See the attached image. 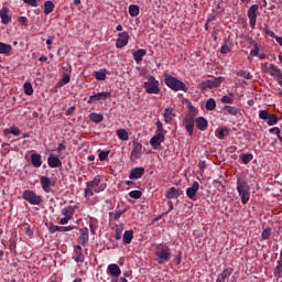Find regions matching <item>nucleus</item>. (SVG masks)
<instances>
[{
    "instance_id": "nucleus-40",
    "label": "nucleus",
    "mask_w": 282,
    "mask_h": 282,
    "mask_svg": "<svg viewBox=\"0 0 282 282\" xmlns=\"http://www.w3.org/2000/svg\"><path fill=\"white\" fill-rule=\"evenodd\" d=\"M96 80H107V69H100L94 74Z\"/></svg>"
},
{
    "instance_id": "nucleus-55",
    "label": "nucleus",
    "mask_w": 282,
    "mask_h": 282,
    "mask_svg": "<svg viewBox=\"0 0 282 282\" xmlns=\"http://www.w3.org/2000/svg\"><path fill=\"white\" fill-rule=\"evenodd\" d=\"M10 133H12V135L19 137V135H21V130L17 127H11Z\"/></svg>"
},
{
    "instance_id": "nucleus-3",
    "label": "nucleus",
    "mask_w": 282,
    "mask_h": 282,
    "mask_svg": "<svg viewBox=\"0 0 282 282\" xmlns=\"http://www.w3.org/2000/svg\"><path fill=\"white\" fill-rule=\"evenodd\" d=\"M155 261L159 262L160 265L169 263V261H171V248L169 246L160 247L155 251Z\"/></svg>"
},
{
    "instance_id": "nucleus-43",
    "label": "nucleus",
    "mask_w": 282,
    "mask_h": 282,
    "mask_svg": "<svg viewBox=\"0 0 282 282\" xmlns=\"http://www.w3.org/2000/svg\"><path fill=\"white\" fill-rule=\"evenodd\" d=\"M25 96H32L34 94V88L32 87V83L25 82L23 85Z\"/></svg>"
},
{
    "instance_id": "nucleus-59",
    "label": "nucleus",
    "mask_w": 282,
    "mask_h": 282,
    "mask_svg": "<svg viewBox=\"0 0 282 282\" xmlns=\"http://www.w3.org/2000/svg\"><path fill=\"white\" fill-rule=\"evenodd\" d=\"M250 56H259V45H254V48L250 51Z\"/></svg>"
},
{
    "instance_id": "nucleus-15",
    "label": "nucleus",
    "mask_w": 282,
    "mask_h": 282,
    "mask_svg": "<svg viewBox=\"0 0 282 282\" xmlns=\"http://www.w3.org/2000/svg\"><path fill=\"white\" fill-rule=\"evenodd\" d=\"M164 142V133H156L150 139V144L154 149H160V145Z\"/></svg>"
},
{
    "instance_id": "nucleus-27",
    "label": "nucleus",
    "mask_w": 282,
    "mask_h": 282,
    "mask_svg": "<svg viewBox=\"0 0 282 282\" xmlns=\"http://www.w3.org/2000/svg\"><path fill=\"white\" fill-rule=\"evenodd\" d=\"M180 195H182V189L175 187L169 188L165 193L167 199H174L175 197H180Z\"/></svg>"
},
{
    "instance_id": "nucleus-45",
    "label": "nucleus",
    "mask_w": 282,
    "mask_h": 282,
    "mask_svg": "<svg viewBox=\"0 0 282 282\" xmlns=\"http://www.w3.org/2000/svg\"><path fill=\"white\" fill-rule=\"evenodd\" d=\"M123 230H124V225H118L116 227V234H115L116 241H120V239H122V231Z\"/></svg>"
},
{
    "instance_id": "nucleus-12",
    "label": "nucleus",
    "mask_w": 282,
    "mask_h": 282,
    "mask_svg": "<svg viewBox=\"0 0 282 282\" xmlns=\"http://www.w3.org/2000/svg\"><path fill=\"white\" fill-rule=\"evenodd\" d=\"M78 242L82 246H87V243H89V229L87 227H84L79 230Z\"/></svg>"
},
{
    "instance_id": "nucleus-22",
    "label": "nucleus",
    "mask_w": 282,
    "mask_h": 282,
    "mask_svg": "<svg viewBox=\"0 0 282 282\" xmlns=\"http://www.w3.org/2000/svg\"><path fill=\"white\" fill-rule=\"evenodd\" d=\"M74 252V261H76V263H83L85 261V257L83 256V247H80V245L75 246Z\"/></svg>"
},
{
    "instance_id": "nucleus-61",
    "label": "nucleus",
    "mask_w": 282,
    "mask_h": 282,
    "mask_svg": "<svg viewBox=\"0 0 282 282\" xmlns=\"http://www.w3.org/2000/svg\"><path fill=\"white\" fill-rule=\"evenodd\" d=\"M264 32H265L267 36H271V39H276V36H278V35H275V34L273 33L272 30H270V29H268V28H265Z\"/></svg>"
},
{
    "instance_id": "nucleus-34",
    "label": "nucleus",
    "mask_w": 282,
    "mask_h": 282,
    "mask_svg": "<svg viewBox=\"0 0 282 282\" xmlns=\"http://www.w3.org/2000/svg\"><path fill=\"white\" fill-rule=\"evenodd\" d=\"M144 175V167H133L130 171V177H142Z\"/></svg>"
},
{
    "instance_id": "nucleus-17",
    "label": "nucleus",
    "mask_w": 282,
    "mask_h": 282,
    "mask_svg": "<svg viewBox=\"0 0 282 282\" xmlns=\"http://www.w3.org/2000/svg\"><path fill=\"white\" fill-rule=\"evenodd\" d=\"M187 102V115L185 116V118H191L193 120H195V118H197V115L199 113V110L193 106V102L186 100Z\"/></svg>"
},
{
    "instance_id": "nucleus-10",
    "label": "nucleus",
    "mask_w": 282,
    "mask_h": 282,
    "mask_svg": "<svg viewBox=\"0 0 282 282\" xmlns=\"http://www.w3.org/2000/svg\"><path fill=\"white\" fill-rule=\"evenodd\" d=\"M129 44V32L123 31L122 33H119V37L116 42L117 50H122V47H127Z\"/></svg>"
},
{
    "instance_id": "nucleus-7",
    "label": "nucleus",
    "mask_w": 282,
    "mask_h": 282,
    "mask_svg": "<svg viewBox=\"0 0 282 282\" xmlns=\"http://www.w3.org/2000/svg\"><path fill=\"white\" fill-rule=\"evenodd\" d=\"M107 180L105 178H98L95 177L93 181L88 182V186L95 191V193H101V191H105L107 188Z\"/></svg>"
},
{
    "instance_id": "nucleus-42",
    "label": "nucleus",
    "mask_w": 282,
    "mask_h": 282,
    "mask_svg": "<svg viewBox=\"0 0 282 282\" xmlns=\"http://www.w3.org/2000/svg\"><path fill=\"white\" fill-rule=\"evenodd\" d=\"M69 80H72V75H65L63 74L62 79L57 83L56 87H65V85H68Z\"/></svg>"
},
{
    "instance_id": "nucleus-53",
    "label": "nucleus",
    "mask_w": 282,
    "mask_h": 282,
    "mask_svg": "<svg viewBox=\"0 0 282 282\" xmlns=\"http://www.w3.org/2000/svg\"><path fill=\"white\" fill-rule=\"evenodd\" d=\"M48 231L51 232V235H54V232H59V226L51 224L48 227Z\"/></svg>"
},
{
    "instance_id": "nucleus-44",
    "label": "nucleus",
    "mask_w": 282,
    "mask_h": 282,
    "mask_svg": "<svg viewBox=\"0 0 282 282\" xmlns=\"http://www.w3.org/2000/svg\"><path fill=\"white\" fill-rule=\"evenodd\" d=\"M107 98H111V93L104 91V93L95 94L96 101H98V100H107Z\"/></svg>"
},
{
    "instance_id": "nucleus-26",
    "label": "nucleus",
    "mask_w": 282,
    "mask_h": 282,
    "mask_svg": "<svg viewBox=\"0 0 282 282\" xmlns=\"http://www.w3.org/2000/svg\"><path fill=\"white\" fill-rule=\"evenodd\" d=\"M144 56H147V50H144V48H139L132 53V58L138 64L142 63V58H144Z\"/></svg>"
},
{
    "instance_id": "nucleus-33",
    "label": "nucleus",
    "mask_w": 282,
    "mask_h": 282,
    "mask_svg": "<svg viewBox=\"0 0 282 282\" xmlns=\"http://www.w3.org/2000/svg\"><path fill=\"white\" fill-rule=\"evenodd\" d=\"M54 2L52 0H47L44 2V14H52L54 12Z\"/></svg>"
},
{
    "instance_id": "nucleus-46",
    "label": "nucleus",
    "mask_w": 282,
    "mask_h": 282,
    "mask_svg": "<svg viewBox=\"0 0 282 282\" xmlns=\"http://www.w3.org/2000/svg\"><path fill=\"white\" fill-rule=\"evenodd\" d=\"M226 135H228V129L220 128V129L217 130V138L219 140H224V138H226Z\"/></svg>"
},
{
    "instance_id": "nucleus-54",
    "label": "nucleus",
    "mask_w": 282,
    "mask_h": 282,
    "mask_svg": "<svg viewBox=\"0 0 282 282\" xmlns=\"http://www.w3.org/2000/svg\"><path fill=\"white\" fill-rule=\"evenodd\" d=\"M26 6H31V8H39V3L36 0H22Z\"/></svg>"
},
{
    "instance_id": "nucleus-29",
    "label": "nucleus",
    "mask_w": 282,
    "mask_h": 282,
    "mask_svg": "<svg viewBox=\"0 0 282 282\" xmlns=\"http://www.w3.org/2000/svg\"><path fill=\"white\" fill-rule=\"evenodd\" d=\"M12 53V45L0 42V54H4V56H10Z\"/></svg>"
},
{
    "instance_id": "nucleus-35",
    "label": "nucleus",
    "mask_w": 282,
    "mask_h": 282,
    "mask_svg": "<svg viewBox=\"0 0 282 282\" xmlns=\"http://www.w3.org/2000/svg\"><path fill=\"white\" fill-rule=\"evenodd\" d=\"M131 241H133V230H127L123 234V243L126 246H129V243H131Z\"/></svg>"
},
{
    "instance_id": "nucleus-49",
    "label": "nucleus",
    "mask_w": 282,
    "mask_h": 282,
    "mask_svg": "<svg viewBox=\"0 0 282 282\" xmlns=\"http://www.w3.org/2000/svg\"><path fill=\"white\" fill-rule=\"evenodd\" d=\"M62 69L64 75L72 76V64L63 65Z\"/></svg>"
},
{
    "instance_id": "nucleus-13",
    "label": "nucleus",
    "mask_w": 282,
    "mask_h": 282,
    "mask_svg": "<svg viewBox=\"0 0 282 282\" xmlns=\"http://www.w3.org/2000/svg\"><path fill=\"white\" fill-rule=\"evenodd\" d=\"M107 274H110L113 279H118L120 274H122V271L120 270V267L116 263H111L107 268Z\"/></svg>"
},
{
    "instance_id": "nucleus-8",
    "label": "nucleus",
    "mask_w": 282,
    "mask_h": 282,
    "mask_svg": "<svg viewBox=\"0 0 282 282\" xmlns=\"http://www.w3.org/2000/svg\"><path fill=\"white\" fill-rule=\"evenodd\" d=\"M219 85H221V77L202 82L198 84V89H200V91H206V89H213L214 87H219Z\"/></svg>"
},
{
    "instance_id": "nucleus-41",
    "label": "nucleus",
    "mask_w": 282,
    "mask_h": 282,
    "mask_svg": "<svg viewBox=\"0 0 282 282\" xmlns=\"http://www.w3.org/2000/svg\"><path fill=\"white\" fill-rule=\"evenodd\" d=\"M117 135L119 140H122V142H127V140H129V132H127L124 129H119L117 131Z\"/></svg>"
},
{
    "instance_id": "nucleus-1",
    "label": "nucleus",
    "mask_w": 282,
    "mask_h": 282,
    "mask_svg": "<svg viewBox=\"0 0 282 282\" xmlns=\"http://www.w3.org/2000/svg\"><path fill=\"white\" fill-rule=\"evenodd\" d=\"M163 76L166 87H169L173 91H186L187 88L184 82L173 77L172 75H169L167 73H164Z\"/></svg>"
},
{
    "instance_id": "nucleus-23",
    "label": "nucleus",
    "mask_w": 282,
    "mask_h": 282,
    "mask_svg": "<svg viewBox=\"0 0 282 282\" xmlns=\"http://www.w3.org/2000/svg\"><path fill=\"white\" fill-rule=\"evenodd\" d=\"M175 109L173 108H166L164 110V122L166 124H171V122H173V119L175 118Z\"/></svg>"
},
{
    "instance_id": "nucleus-32",
    "label": "nucleus",
    "mask_w": 282,
    "mask_h": 282,
    "mask_svg": "<svg viewBox=\"0 0 282 282\" xmlns=\"http://www.w3.org/2000/svg\"><path fill=\"white\" fill-rule=\"evenodd\" d=\"M74 213H76V207L74 206H67L62 209V215H64V217H68L69 219H72Z\"/></svg>"
},
{
    "instance_id": "nucleus-6",
    "label": "nucleus",
    "mask_w": 282,
    "mask_h": 282,
    "mask_svg": "<svg viewBox=\"0 0 282 282\" xmlns=\"http://www.w3.org/2000/svg\"><path fill=\"white\" fill-rule=\"evenodd\" d=\"M260 120H267L269 127H274L278 124L279 117L275 113H270L268 110H259Z\"/></svg>"
},
{
    "instance_id": "nucleus-48",
    "label": "nucleus",
    "mask_w": 282,
    "mask_h": 282,
    "mask_svg": "<svg viewBox=\"0 0 282 282\" xmlns=\"http://www.w3.org/2000/svg\"><path fill=\"white\" fill-rule=\"evenodd\" d=\"M85 197H87V199L94 197V188L89 186V183H87V188L85 189Z\"/></svg>"
},
{
    "instance_id": "nucleus-19",
    "label": "nucleus",
    "mask_w": 282,
    "mask_h": 282,
    "mask_svg": "<svg viewBox=\"0 0 282 282\" xmlns=\"http://www.w3.org/2000/svg\"><path fill=\"white\" fill-rule=\"evenodd\" d=\"M41 186L45 193H50L52 191V186H54V181L50 177H41Z\"/></svg>"
},
{
    "instance_id": "nucleus-25",
    "label": "nucleus",
    "mask_w": 282,
    "mask_h": 282,
    "mask_svg": "<svg viewBox=\"0 0 282 282\" xmlns=\"http://www.w3.org/2000/svg\"><path fill=\"white\" fill-rule=\"evenodd\" d=\"M47 164L51 169H58V167L63 166V162L61 161V159H58L54 155L48 156Z\"/></svg>"
},
{
    "instance_id": "nucleus-24",
    "label": "nucleus",
    "mask_w": 282,
    "mask_h": 282,
    "mask_svg": "<svg viewBox=\"0 0 282 282\" xmlns=\"http://www.w3.org/2000/svg\"><path fill=\"white\" fill-rule=\"evenodd\" d=\"M234 269L227 268L225 269L217 278L216 282H226V279H230L232 276Z\"/></svg>"
},
{
    "instance_id": "nucleus-47",
    "label": "nucleus",
    "mask_w": 282,
    "mask_h": 282,
    "mask_svg": "<svg viewBox=\"0 0 282 282\" xmlns=\"http://www.w3.org/2000/svg\"><path fill=\"white\" fill-rule=\"evenodd\" d=\"M109 153H111V151H99L98 158L100 162H106V160H108L109 158Z\"/></svg>"
},
{
    "instance_id": "nucleus-50",
    "label": "nucleus",
    "mask_w": 282,
    "mask_h": 282,
    "mask_svg": "<svg viewBox=\"0 0 282 282\" xmlns=\"http://www.w3.org/2000/svg\"><path fill=\"white\" fill-rule=\"evenodd\" d=\"M130 197H132V199H140V197H142V192L141 191H131L129 193Z\"/></svg>"
},
{
    "instance_id": "nucleus-52",
    "label": "nucleus",
    "mask_w": 282,
    "mask_h": 282,
    "mask_svg": "<svg viewBox=\"0 0 282 282\" xmlns=\"http://www.w3.org/2000/svg\"><path fill=\"white\" fill-rule=\"evenodd\" d=\"M155 124H156V133H164V126L162 124V121L158 120Z\"/></svg>"
},
{
    "instance_id": "nucleus-9",
    "label": "nucleus",
    "mask_w": 282,
    "mask_h": 282,
    "mask_svg": "<svg viewBox=\"0 0 282 282\" xmlns=\"http://www.w3.org/2000/svg\"><path fill=\"white\" fill-rule=\"evenodd\" d=\"M259 11L258 4H252L247 13V17L249 19L250 26L252 30H254V26L257 25V12Z\"/></svg>"
},
{
    "instance_id": "nucleus-11",
    "label": "nucleus",
    "mask_w": 282,
    "mask_h": 282,
    "mask_svg": "<svg viewBox=\"0 0 282 282\" xmlns=\"http://www.w3.org/2000/svg\"><path fill=\"white\" fill-rule=\"evenodd\" d=\"M142 158V143L133 142V150L131 152L130 160L135 162V160H140Z\"/></svg>"
},
{
    "instance_id": "nucleus-14",
    "label": "nucleus",
    "mask_w": 282,
    "mask_h": 282,
    "mask_svg": "<svg viewBox=\"0 0 282 282\" xmlns=\"http://www.w3.org/2000/svg\"><path fill=\"white\" fill-rule=\"evenodd\" d=\"M224 116H239L241 110L235 106L226 105L223 107Z\"/></svg>"
},
{
    "instance_id": "nucleus-28",
    "label": "nucleus",
    "mask_w": 282,
    "mask_h": 282,
    "mask_svg": "<svg viewBox=\"0 0 282 282\" xmlns=\"http://www.w3.org/2000/svg\"><path fill=\"white\" fill-rule=\"evenodd\" d=\"M31 164L35 166V169H40V166L43 164V158L39 153L31 154Z\"/></svg>"
},
{
    "instance_id": "nucleus-51",
    "label": "nucleus",
    "mask_w": 282,
    "mask_h": 282,
    "mask_svg": "<svg viewBox=\"0 0 282 282\" xmlns=\"http://www.w3.org/2000/svg\"><path fill=\"white\" fill-rule=\"evenodd\" d=\"M238 76H241L242 78H246V80H250L252 78V75H250L247 70H240L238 73Z\"/></svg>"
},
{
    "instance_id": "nucleus-5",
    "label": "nucleus",
    "mask_w": 282,
    "mask_h": 282,
    "mask_svg": "<svg viewBox=\"0 0 282 282\" xmlns=\"http://www.w3.org/2000/svg\"><path fill=\"white\" fill-rule=\"evenodd\" d=\"M22 199L32 206H40V204H43V197L39 196L34 191L31 189H25L22 193Z\"/></svg>"
},
{
    "instance_id": "nucleus-57",
    "label": "nucleus",
    "mask_w": 282,
    "mask_h": 282,
    "mask_svg": "<svg viewBox=\"0 0 282 282\" xmlns=\"http://www.w3.org/2000/svg\"><path fill=\"white\" fill-rule=\"evenodd\" d=\"M275 274H282V260L278 261V265L275 267Z\"/></svg>"
},
{
    "instance_id": "nucleus-20",
    "label": "nucleus",
    "mask_w": 282,
    "mask_h": 282,
    "mask_svg": "<svg viewBox=\"0 0 282 282\" xmlns=\"http://www.w3.org/2000/svg\"><path fill=\"white\" fill-rule=\"evenodd\" d=\"M197 191H199V183L194 182L191 187L186 189V195L189 199H195L197 195Z\"/></svg>"
},
{
    "instance_id": "nucleus-16",
    "label": "nucleus",
    "mask_w": 282,
    "mask_h": 282,
    "mask_svg": "<svg viewBox=\"0 0 282 282\" xmlns=\"http://www.w3.org/2000/svg\"><path fill=\"white\" fill-rule=\"evenodd\" d=\"M183 124H184L188 135L193 137V131L195 129V119H191L188 117H185L183 119Z\"/></svg>"
},
{
    "instance_id": "nucleus-39",
    "label": "nucleus",
    "mask_w": 282,
    "mask_h": 282,
    "mask_svg": "<svg viewBox=\"0 0 282 282\" xmlns=\"http://www.w3.org/2000/svg\"><path fill=\"white\" fill-rule=\"evenodd\" d=\"M130 17H138L140 14V7L137 4H130L128 8Z\"/></svg>"
},
{
    "instance_id": "nucleus-4",
    "label": "nucleus",
    "mask_w": 282,
    "mask_h": 282,
    "mask_svg": "<svg viewBox=\"0 0 282 282\" xmlns=\"http://www.w3.org/2000/svg\"><path fill=\"white\" fill-rule=\"evenodd\" d=\"M143 89L147 94H160V82L155 79L153 75L148 77V80L143 84Z\"/></svg>"
},
{
    "instance_id": "nucleus-2",
    "label": "nucleus",
    "mask_w": 282,
    "mask_h": 282,
    "mask_svg": "<svg viewBox=\"0 0 282 282\" xmlns=\"http://www.w3.org/2000/svg\"><path fill=\"white\" fill-rule=\"evenodd\" d=\"M237 191L238 194L241 197V203L246 204L247 202H250V186L243 178H238L237 182Z\"/></svg>"
},
{
    "instance_id": "nucleus-18",
    "label": "nucleus",
    "mask_w": 282,
    "mask_h": 282,
    "mask_svg": "<svg viewBox=\"0 0 282 282\" xmlns=\"http://www.w3.org/2000/svg\"><path fill=\"white\" fill-rule=\"evenodd\" d=\"M195 123L198 131H206L208 129V119L204 117H197Z\"/></svg>"
},
{
    "instance_id": "nucleus-31",
    "label": "nucleus",
    "mask_w": 282,
    "mask_h": 282,
    "mask_svg": "<svg viewBox=\"0 0 282 282\" xmlns=\"http://www.w3.org/2000/svg\"><path fill=\"white\" fill-rule=\"evenodd\" d=\"M89 120H91V122H95L96 124H100V122H102V120H105V117L101 113L91 112L89 115Z\"/></svg>"
},
{
    "instance_id": "nucleus-60",
    "label": "nucleus",
    "mask_w": 282,
    "mask_h": 282,
    "mask_svg": "<svg viewBox=\"0 0 282 282\" xmlns=\"http://www.w3.org/2000/svg\"><path fill=\"white\" fill-rule=\"evenodd\" d=\"M221 54H229L230 52V46L229 45H223L220 48Z\"/></svg>"
},
{
    "instance_id": "nucleus-38",
    "label": "nucleus",
    "mask_w": 282,
    "mask_h": 282,
    "mask_svg": "<svg viewBox=\"0 0 282 282\" xmlns=\"http://www.w3.org/2000/svg\"><path fill=\"white\" fill-rule=\"evenodd\" d=\"M254 155H252V153H242L240 154V160L242 162V164H250V162H252Z\"/></svg>"
},
{
    "instance_id": "nucleus-21",
    "label": "nucleus",
    "mask_w": 282,
    "mask_h": 282,
    "mask_svg": "<svg viewBox=\"0 0 282 282\" xmlns=\"http://www.w3.org/2000/svg\"><path fill=\"white\" fill-rule=\"evenodd\" d=\"M9 12H10V9H8V7H2V9L0 10V19L3 25H8L11 21L10 15H8Z\"/></svg>"
},
{
    "instance_id": "nucleus-63",
    "label": "nucleus",
    "mask_w": 282,
    "mask_h": 282,
    "mask_svg": "<svg viewBox=\"0 0 282 282\" xmlns=\"http://www.w3.org/2000/svg\"><path fill=\"white\" fill-rule=\"evenodd\" d=\"M262 239H270V229H264L262 231Z\"/></svg>"
},
{
    "instance_id": "nucleus-56",
    "label": "nucleus",
    "mask_w": 282,
    "mask_h": 282,
    "mask_svg": "<svg viewBox=\"0 0 282 282\" xmlns=\"http://www.w3.org/2000/svg\"><path fill=\"white\" fill-rule=\"evenodd\" d=\"M76 228L75 226H67V227H61L59 226V232H69Z\"/></svg>"
},
{
    "instance_id": "nucleus-30",
    "label": "nucleus",
    "mask_w": 282,
    "mask_h": 282,
    "mask_svg": "<svg viewBox=\"0 0 282 282\" xmlns=\"http://www.w3.org/2000/svg\"><path fill=\"white\" fill-rule=\"evenodd\" d=\"M220 102L223 105H235V95L230 93L229 95H225L220 98Z\"/></svg>"
},
{
    "instance_id": "nucleus-37",
    "label": "nucleus",
    "mask_w": 282,
    "mask_h": 282,
    "mask_svg": "<svg viewBox=\"0 0 282 282\" xmlns=\"http://www.w3.org/2000/svg\"><path fill=\"white\" fill-rule=\"evenodd\" d=\"M269 69H270V74H271V76H273V78H278L282 74L281 69L274 64H270Z\"/></svg>"
},
{
    "instance_id": "nucleus-58",
    "label": "nucleus",
    "mask_w": 282,
    "mask_h": 282,
    "mask_svg": "<svg viewBox=\"0 0 282 282\" xmlns=\"http://www.w3.org/2000/svg\"><path fill=\"white\" fill-rule=\"evenodd\" d=\"M18 21L19 23H21V25H24L25 28H28L29 21L25 17H20Z\"/></svg>"
},
{
    "instance_id": "nucleus-36",
    "label": "nucleus",
    "mask_w": 282,
    "mask_h": 282,
    "mask_svg": "<svg viewBox=\"0 0 282 282\" xmlns=\"http://www.w3.org/2000/svg\"><path fill=\"white\" fill-rule=\"evenodd\" d=\"M216 108H217V102L215 101V99L214 98L207 99L205 104V109L207 111H215Z\"/></svg>"
},
{
    "instance_id": "nucleus-62",
    "label": "nucleus",
    "mask_w": 282,
    "mask_h": 282,
    "mask_svg": "<svg viewBox=\"0 0 282 282\" xmlns=\"http://www.w3.org/2000/svg\"><path fill=\"white\" fill-rule=\"evenodd\" d=\"M269 133H275V135L279 137L281 134V129H279V127L271 128Z\"/></svg>"
},
{
    "instance_id": "nucleus-64",
    "label": "nucleus",
    "mask_w": 282,
    "mask_h": 282,
    "mask_svg": "<svg viewBox=\"0 0 282 282\" xmlns=\"http://www.w3.org/2000/svg\"><path fill=\"white\" fill-rule=\"evenodd\" d=\"M126 210H116L115 212V219H118L119 217H122L124 215Z\"/></svg>"
}]
</instances>
